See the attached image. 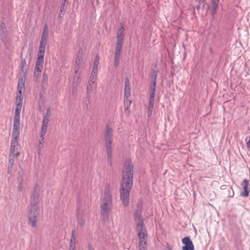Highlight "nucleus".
<instances>
[{
    "label": "nucleus",
    "instance_id": "58836bf2",
    "mask_svg": "<svg viewBox=\"0 0 250 250\" xmlns=\"http://www.w3.org/2000/svg\"><path fill=\"white\" fill-rule=\"evenodd\" d=\"M99 63V57L98 55H96L95 58L94 62H93V66L97 67L98 66Z\"/></svg>",
    "mask_w": 250,
    "mask_h": 250
},
{
    "label": "nucleus",
    "instance_id": "603ef678",
    "mask_svg": "<svg viewBox=\"0 0 250 250\" xmlns=\"http://www.w3.org/2000/svg\"><path fill=\"white\" fill-rule=\"evenodd\" d=\"M247 145L248 148L250 149V139H249L248 142L247 143Z\"/></svg>",
    "mask_w": 250,
    "mask_h": 250
},
{
    "label": "nucleus",
    "instance_id": "a211bd4d",
    "mask_svg": "<svg viewBox=\"0 0 250 250\" xmlns=\"http://www.w3.org/2000/svg\"><path fill=\"white\" fill-rule=\"evenodd\" d=\"M83 104L84 106L87 110L90 109V96L89 94H86V97L83 99Z\"/></svg>",
    "mask_w": 250,
    "mask_h": 250
},
{
    "label": "nucleus",
    "instance_id": "cd10ccee",
    "mask_svg": "<svg viewBox=\"0 0 250 250\" xmlns=\"http://www.w3.org/2000/svg\"><path fill=\"white\" fill-rule=\"evenodd\" d=\"M20 135V127H13L12 138L19 139Z\"/></svg>",
    "mask_w": 250,
    "mask_h": 250
},
{
    "label": "nucleus",
    "instance_id": "9b49d317",
    "mask_svg": "<svg viewBox=\"0 0 250 250\" xmlns=\"http://www.w3.org/2000/svg\"><path fill=\"white\" fill-rule=\"evenodd\" d=\"M155 95V94L149 93L147 109V116L148 117H150L152 114L153 109L154 107Z\"/></svg>",
    "mask_w": 250,
    "mask_h": 250
},
{
    "label": "nucleus",
    "instance_id": "e433bc0d",
    "mask_svg": "<svg viewBox=\"0 0 250 250\" xmlns=\"http://www.w3.org/2000/svg\"><path fill=\"white\" fill-rule=\"evenodd\" d=\"M48 38V33H42L41 37V42H47V40Z\"/></svg>",
    "mask_w": 250,
    "mask_h": 250
},
{
    "label": "nucleus",
    "instance_id": "c85d7f7f",
    "mask_svg": "<svg viewBox=\"0 0 250 250\" xmlns=\"http://www.w3.org/2000/svg\"><path fill=\"white\" fill-rule=\"evenodd\" d=\"M82 61L80 60H76L75 64L74 66L75 73L76 74H78L79 73V70L82 66Z\"/></svg>",
    "mask_w": 250,
    "mask_h": 250
},
{
    "label": "nucleus",
    "instance_id": "a878e982",
    "mask_svg": "<svg viewBox=\"0 0 250 250\" xmlns=\"http://www.w3.org/2000/svg\"><path fill=\"white\" fill-rule=\"evenodd\" d=\"M123 43L122 42H116V46L115 49V55L121 56V53L122 49Z\"/></svg>",
    "mask_w": 250,
    "mask_h": 250
},
{
    "label": "nucleus",
    "instance_id": "412c9836",
    "mask_svg": "<svg viewBox=\"0 0 250 250\" xmlns=\"http://www.w3.org/2000/svg\"><path fill=\"white\" fill-rule=\"evenodd\" d=\"M51 111L50 108H47L46 111V113L43 117L42 124H48L49 119L50 116Z\"/></svg>",
    "mask_w": 250,
    "mask_h": 250
},
{
    "label": "nucleus",
    "instance_id": "c9c22d12",
    "mask_svg": "<svg viewBox=\"0 0 250 250\" xmlns=\"http://www.w3.org/2000/svg\"><path fill=\"white\" fill-rule=\"evenodd\" d=\"M80 76H78L75 77L73 80V85L74 86L75 85H77L80 83Z\"/></svg>",
    "mask_w": 250,
    "mask_h": 250
},
{
    "label": "nucleus",
    "instance_id": "5701e85b",
    "mask_svg": "<svg viewBox=\"0 0 250 250\" xmlns=\"http://www.w3.org/2000/svg\"><path fill=\"white\" fill-rule=\"evenodd\" d=\"M77 222L78 225L80 226H83L84 225L85 221L84 219V214L81 213V214L79 212L77 216Z\"/></svg>",
    "mask_w": 250,
    "mask_h": 250
},
{
    "label": "nucleus",
    "instance_id": "dca6fc26",
    "mask_svg": "<svg viewBox=\"0 0 250 250\" xmlns=\"http://www.w3.org/2000/svg\"><path fill=\"white\" fill-rule=\"evenodd\" d=\"M97 87L96 82L92 81V83L90 81H88V84L86 88V93L89 94L93 90L95 89Z\"/></svg>",
    "mask_w": 250,
    "mask_h": 250
},
{
    "label": "nucleus",
    "instance_id": "a18cd8bd",
    "mask_svg": "<svg viewBox=\"0 0 250 250\" xmlns=\"http://www.w3.org/2000/svg\"><path fill=\"white\" fill-rule=\"evenodd\" d=\"M42 33H48V26L46 24H45L44 25Z\"/></svg>",
    "mask_w": 250,
    "mask_h": 250
},
{
    "label": "nucleus",
    "instance_id": "4d7b16f0",
    "mask_svg": "<svg viewBox=\"0 0 250 250\" xmlns=\"http://www.w3.org/2000/svg\"><path fill=\"white\" fill-rule=\"evenodd\" d=\"M168 250H171V249H169Z\"/></svg>",
    "mask_w": 250,
    "mask_h": 250
},
{
    "label": "nucleus",
    "instance_id": "09e8293b",
    "mask_svg": "<svg viewBox=\"0 0 250 250\" xmlns=\"http://www.w3.org/2000/svg\"><path fill=\"white\" fill-rule=\"evenodd\" d=\"M43 145L42 144L40 145L39 144L38 146V153L41 151Z\"/></svg>",
    "mask_w": 250,
    "mask_h": 250
},
{
    "label": "nucleus",
    "instance_id": "f3484780",
    "mask_svg": "<svg viewBox=\"0 0 250 250\" xmlns=\"http://www.w3.org/2000/svg\"><path fill=\"white\" fill-rule=\"evenodd\" d=\"M124 31V28L123 27L120 28L118 31L117 37V42H122L124 38L123 32Z\"/></svg>",
    "mask_w": 250,
    "mask_h": 250
},
{
    "label": "nucleus",
    "instance_id": "79ce46f5",
    "mask_svg": "<svg viewBox=\"0 0 250 250\" xmlns=\"http://www.w3.org/2000/svg\"><path fill=\"white\" fill-rule=\"evenodd\" d=\"M158 73V70H154L152 74V81H154L155 80V81H157V74Z\"/></svg>",
    "mask_w": 250,
    "mask_h": 250
},
{
    "label": "nucleus",
    "instance_id": "aec40b11",
    "mask_svg": "<svg viewBox=\"0 0 250 250\" xmlns=\"http://www.w3.org/2000/svg\"><path fill=\"white\" fill-rule=\"evenodd\" d=\"M0 35L2 40L3 38H5L6 37V28L3 22L0 24Z\"/></svg>",
    "mask_w": 250,
    "mask_h": 250
},
{
    "label": "nucleus",
    "instance_id": "423d86ee",
    "mask_svg": "<svg viewBox=\"0 0 250 250\" xmlns=\"http://www.w3.org/2000/svg\"><path fill=\"white\" fill-rule=\"evenodd\" d=\"M134 221L136 224V230L138 233L146 232V230L145 226L144 219L141 215H134Z\"/></svg>",
    "mask_w": 250,
    "mask_h": 250
},
{
    "label": "nucleus",
    "instance_id": "5fc2aeb1",
    "mask_svg": "<svg viewBox=\"0 0 250 250\" xmlns=\"http://www.w3.org/2000/svg\"><path fill=\"white\" fill-rule=\"evenodd\" d=\"M75 248L76 247H72V248L69 247V250H75Z\"/></svg>",
    "mask_w": 250,
    "mask_h": 250
},
{
    "label": "nucleus",
    "instance_id": "ddd939ff",
    "mask_svg": "<svg viewBox=\"0 0 250 250\" xmlns=\"http://www.w3.org/2000/svg\"><path fill=\"white\" fill-rule=\"evenodd\" d=\"M241 185L243 187L244 192L241 193V195L243 197H247L249 194V191L248 190L249 181L246 179H244Z\"/></svg>",
    "mask_w": 250,
    "mask_h": 250
},
{
    "label": "nucleus",
    "instance_id": "37998d69",
    "mask_svg": "<svg viewBox=\"0 0 250 250\" xmlns=\"http://www.w3.org/2000/svg\"><path fill=\"white\" fill-rule=\"evenodd\" d=\"M41 73L35 72L34 73V78L36 81H37L39 77L41 76Z\"/></svg>",
    "mask_w": 250,
    "mask_h": 250
},
{
    "label": "nucleus",
    "instance_id": "4468645a",
    "mask_svg": "<svg viewBox=\"0 0 250 250\" xmlns=\"http://www.w3.org/2000/svg\"><path fill=\"white\" fill-rule=\"evenodd\" d=\"M18 138H12L10 144V153L15 154L16 151V147L18 144Z\"/></svg>",
    "mask_w": 250,
    "mask_h": 250
},
{
    "label": "nucleus",
    "instance_id": "6ab92c4d",
    "mask_svg": "<svg viewBox=\"0 0 250 250\" xmlns=\"http://www.w3.org/2000/svg\"><path fill=\"white\" fill-rule=\"evenodd\" d=\"M43 62L44 57L37 56L35 67H37V68H43Z\"/></svg>",
    "mask_w": 250,
    "mask_h": 250
},
{
    "label": "nucleus",
    "instance_id": "7ed1b4c3",
    "mask_svg": "<svg viewBox=\"0 0 250 250\" xmlns=\"http://www.w3.org/2000/svg\"><path fill=\"white\" fill-rule=\"evenodd\" d=\"M40 186L36 184L34 187V190L31 196L30 212L28 214V219L32 227L37 225V217L38 214V203Z\"/></svg>",
    "mask_w": 250,
    "mask_h": 250
},
{
    "label": "nucleus",
    "instance_id": "2eb2a0df",
    "mask_svg": "<svg viewBox=\"0 0 250 250\" xmlns=\"http://www.w3.org/2000/svg\"><path fill=\"white\" fill-rule=\"evenodd\" d=\"M46 45V42L40 41L38 56L44 57Z\"/></svg>",
    "mask_w": 250,
    "mask_h": 250
},
{
    "label": "nucleus",
    "instance_id": "393cba45",
    "mask_svg": "<svg viewBox=\"0 0 250 250\" xmlns=\"http://www.w3.org/2000/svg\"><path fill=\"white\" fill-rule=\"evenodd\" d=\"M143 211V204L142 203H138L137 205V208L134 212V215H141Z\"/></svg>",
    "mask_w": 250,
    "mask_h": 250
},
{
    "label": "nucleus",
    "instance_id": "ea45409f",
    "mask_svg": "<svg viewBox=\"0 0 250 250\" xmlns=\"http://www.w3.org/2000/svg\"><path fill=\"white\" fill-rule=\"evenodd\" d=\"M64 7H61L60 11L59 12V14L58 16V19L61 20L63 18V10Z\"/></svg>",
    "mask_w": 250,
    "mask_h": 250
},
{
    "label": "nucleus",
    "instance_id": "b1692460",
    "mask_svg": "<svg viewBox=\"0 0 250 250\" xmlns=\"http://www.w3.org/2000/svg\"><path fill=\"white\" fill-rule=\"evenodd\" d=\"M76 237L75 230H72L71 234V238L69 243V247H76L75 246Z\"/></svg>",
    "mask_w": 250,
    "mask_h": 250
},
{
    "label": "nucleus",
    "instance_id": "de8ad7c7",
    "mask_svg": "<svg viewBox=\"0 0 250 250\" xmlns=\"http://www.w3.org/2000/svg\"><path fill=\"white\" fill-rule=\"evenodd\" d=\"M68 1L67 0H62V7H64L65 4H67Z\"/></svg>",
    "mask_w": 250,
    "mask_h": 250
},
{
    "label": "nucleus",
    "instance_id": "8fccbe9b",
    "mask_svg": "<svg viewBox=\"0 0 250 250\" xmlns=\"http://www.w3.org/2000/svg\"><path fill=\"white\" fill-rule=\"evenodd\" d=\"M216 11L217 9H213V8H211V13L212 15H214L216 14Z\"/></svg>",
    "mask_w": 250,
    "mask_h": 250
},
{
    "label": "nucleus",
    "instance_id": "4be33fe9",
    "mask_svg": "<svg viewBox=\"0 0 250 250\" xmlns=\"http://www.w3.org/2000/svg\"><path fill=\"white\" fill-rule=\"evenodd\" d=\"M131 103L132 101L129 99V98H127L126 99L125 98H124V108L125 111H127L128 114L129 113V111L128 110L129 109V107L131 105Z\"/></svg>",
    "mask_w": 250,
    "mask_h": 250
},
{
    "label": "nucleus",
    "instance_id": "6e6552de",
    "mask_svg": "<svg viewBox=\"0 0 250 250\" xmlns=\"http://www.w3.org/2000/svg\"><path fill=\"white\" fill-rule=\"evenodd\" d=\"M31 59V53H29L27 54L25 57V58L22 59L21 60V71L23 74V75L24 76H26L27 73V69L28 67V65L27 64L26 60H28L29 63L30 62Z\"/></svg>",
    "mask_w": 250,
    "mask_h": 250
},
{
    "label": "nucleus",
    "instance_id": "9d476101",
    "mask_svg": "<svg viewBox=\"0 0 250 250\" xmlns=\"http://www.w3.org/2000/svg\"><path fill=\"white\" fill-rule=\"evenodd\" d=\"M182 242L184 245L182 248V250H194L193 244L189 237H185L183 238Z\"/></svg>",
    "mask_w": 250,
    "mask_h": 250
},
{
    "label": "nucleus",
    "instance_id": "20e7f679",
    "mask_svg": "<svg viewBox=\"0 0 250 250\" xmlns=\"http://www.w3.org/2000/svg\"><path fill=\"white\" fill-rule=\"evenodd\" d=\"M113 138V130L108 125H106L104 133L105 145L107 156V161L109 165H112V144Z\"/></svg>",
    "mask_w": 250,
    "mask_h": 250
},
{
    "label": "nucleus",
    "instance_id": "a19ab883",
    "mask_svg": "<svg viewBox=\"0 0 250 250\" xmlns=\"http://www.w3.org/2000/svg\"><path fill=\"white\" fill-rule=\"evenodd\" d=\"M227 191H228V196L229 197H232L234 196V191H233V190L232 188H229L228 189Z\"/></svg>",
    "mask_w": 250,
    "mask_h": 250
},
{
    "label": "nucleus",
    "instance_id": "0eeeda50",
    "mask_svg": "<svg viewBox=\"0 0 250 250\" xmlns=\"http://www.w3.org/2000/svg\"><path fill=\"white\" fill-rule=\"evenodd\" d=\"M139 237V250H146V244L147 234L146 232L138 233Z\"/></svg>",
    "mask_w": 250,
    "mask_h": 250
},
{
    "label": "nucleus",
    "instance_id": "7c9ffc66",
    "mask_svg": "<svg viewBox=\"0 0 250 250\" xmlns=\"http://www.w3.org/2000/svg\"><path fill=\"white\" fill-rule=\"evenodd\" d=\"M156 85V81H152V85L150 87V93L155 94V89Z\"/></svg>",
    "mask_w": 250,
    "mask_h": 250
},
{
    "label": "nucleus",
    "instance_id": "c756f323",
    "mask_svg": "<svg viewBox=\"0 0 250 250\" xmlns=\"http://www.w3.org/2000/svg\"><path fill=\"white\" fill-rule=\"evenodd\" d=\"M121 56L120 55H114V65L115 67H118L120 63V58Z\"/></svg>",
    "mask_w": 250,
    "mask_h": 250
},
{
    "label": "nucleus",
    "instance_id": "1a4fd4ad",
    "mask_svg": "<svg viewBox=\"0 0 250 250\" xmlns=\"http://www.w3.org/2000/svg\"><path fill=\"white\" fill-rule=\"evenodd\" d=\"M22 106L16 105L15 115L14 117L13 127H20V113Z\"/></svg>",
    "mask_w": 250,
    "mask_h": 250
},
{
    "label": "nucleus",
    "instance_id": "72a5a7b5",
    "mask_svg": "<svg viewBox=\"0 0 250 250\" xmlns=\"http://www.w3.org/2000/svg\"><path fill=\"white\" fill-rule=\"evenodd\" d=\"M219 4V0H211V8L213 9H217Z\"/></svg>",
    "mask_w": 250,
    "mask_h": 250
},
{
    "label": "nucleus",
    "instance_id": "3c124183",
    "mask_svg": "<svg viewBox=\"0 0 250 250\" xmlns=\"http://www.w3.org/2000/svg\"><path fill=\"white\" fill-rule=\"evenodd\" d=\"M87 247H88V250H95L94 248L90 244H89L88 245Z\"/></svg>",
    "mask_w": 250,
    "mask_h": 250
},
{
    "label": "nucleus",
    "instance_id": "f704fd0d",
    "mask_svg": "<svg viewBox=\"0 0 250 250\" xmlns=\"http://www.w3.org/2000/svg\"><path fill=\"white\" fill-rule=\"evenodd\" d=\"M15 158V154H9V164L12 167L13 165L14 164V159Z\"/></svg>",
    "mask_w": 250,
    "mask_h": 250
},
{
    "label": "nucleus",
    "instance_id": "f8f14e48",
    "mask_svg": "<svg viewBox=\"0 0 250 250\" xmlns=\"http://www.w3.org/2000/svg\"><path fill=\"white\" fill-rule=\"evenodd\" d=\"M130 94V83L129 79L126 78L125 82V91H124V98L126 99L129 98Z\"/></svg>",
    "mask_w": 250,
    "mask_h": 250
},
{
    "label": "nucleus",
    "instance_id": "f03ea898",
    "mask_svg": "<svg viewBox=\"0 0 250 250\" xmlns=\"http://www.w3.org/2000/svg\"><path fill=\"white\" fill-rule=\"evenodd\" d=\"M113 207L112 191L109 186L105 187L100 198L101 216L104 221H108Z\"/></svg>",
    "mask_w": 250,
    "mask_h": 250
},
{
    "label": "nucleus",
    "instance_id": "39448f33",
    "mask_svg": "<svg viewBox=\"0 0 250 250\" xmlns=\"http://www.w3.org/2000/svg\"><path fill=\"white\" fill-rule=\"evenodd\" d=\"M25 80L26 76H24V75L19 79L17 85L18 92L16 98V105L22 106V105L23 96L22 93L25 90Z\"/></svg>",
    "mask_w": 250,
    "mask_h": 250
},
{
    "label": "nucleus",
    "instance_id": "49530a36",
    "mask_svg": "<svg viewBox=\"0 0 250 250\" xmlns=\"http://www.w3.org/2000/svg\"><path fill=\"white\" fill-rule=\"evenodd\" d=\"M42 68L35 67L34 71L39 73H42Z\"/></svg>",
    "mask_w": 250,
    "mask_h": 250
},
{
    "label": "nucleus",
    "instance_id": "4c0bfd02",
    "mask_svg": "<svg viewBox=\"0 0 250 250\" xmlns=\"http://www.w3.org/2000/svg\"><path fill=\"white\" fill-rule=\"evenodd\" d=\"M97 76V75L91 73L89 81H90L91 83H92V81L96 82Z\"/></svg>",
    "mask_w": 250,
    "mask_h": 250
},
{
    "label": "nucleus",
    "instance_id": "bb28decb",
    "mask_svg": "<svg viewBox=\"0 0 250 250\" xmlns=\"http://www.w3.org/2000/svg\"><path fill=\"white\" fill-rule=\"evenodd\" d=\"M47 126H48V125H47V124H42L41 129V133H40V137L42 138V140H44L43 135L46 132Z\"/></svg>",
    "mask_w": 250,
    "mask_h": 250
},
{
    "label": "nucleus",
    "instance_id": "c03bdc74",
    "mask_svg": "<svg viewBox=\"0 0 250 250\" xmlns=\"http://www.w3.org/2000/svg\"><path fill=\"white\" fill-rule=\"evenodd\" d=\"M91 73L97 75V74H98V67H94V66H93Z\"/></svg>",
    "mask_w": 250,
    "mask_h": 250
},
{
    "label": "nucleus",
    "instance_id": "6e6d98bb",
    "mask_svg": "<svg viewBox=\"0 0 250 250\" xmlns=\"http://www.w3.org/2000/svg\"><path fill=\"white\" fill-rule=\"evenodd\" d=\"M200 6L199 5H198V6H196V9H197V10L199 9H200Z\"/></svg>",
    "mask_w": 250,
    "mask_h": 250
},
{
    "label": "nucleus",
    "instance_id": "f257e3e1",
    "mask_svg": "<svg viewBox=\"0 0 250 250\" xmlns=\"http://www.w3.org/2000/svg\"><path fill=\"white\" fill-rule=\"evenodd\" d=\"M133 179V167L130 160H126L122 170V179L120 188V197L123 205L127 207L129 205V195L132 186Z\"/></svg>",
    "mask_w": 250,
    "mask_h": 250
},
{
    "label": "nucleus",
    "instance_id": "473e14b6",
    "mask_svg": "<svg viewBox=\"0 0 250 250\" xmlns=\"http://www.w3.org/2000/svg\"><path fill=\"white\" fill-rule=\"evenodd\" d=\"M48 81V76L46 74L45 72L43 73L42 74V84H46Z\"/></svg>",
    "mask_w": 250,
    "mask_h": 250
},
{
    "label": "nucleus",
    "instance_id": "2f4dec72",
    "mask_svg": "<svg viewBox=\"0 0 250 250\" xmlns=\"http://www.w3.org/2000/svg\"><path fill=\"white\" fill-rule=\"evenodd\" d=\"M83 49L82 48H80L78 51L77 58L76 60H80L81 61H83Z\"/></svg>",
    "mask_w": 250,
    "mask_h": 250
},
{
    "label": "nucleus",
    "instance_id": "864d4df0",
    "mask_svg": "<svg viewBox=\"0 0 250 250\" xmlns=\"http://www.w3.org/2000/svg\"><path fill=\"white\" fill-rule=\"evenodd\" d=\"M43 142V140H42V139H41V140H39V144L42 145V144Z\"/></svg>",
    "mask_w": 250,
    "mask_h": 250
}]
</instances>
